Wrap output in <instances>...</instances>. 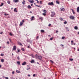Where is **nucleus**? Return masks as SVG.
Listing matches in <instances>:
<instances>
[{"label":"nucleus","instance_id":"obj_1","mask_svg":"<svg viewBox=\"0 0 79 79\" xmlns=\"http://www.w3.org/2000/svg\"><path fill=\"white\" fill-rule=\"evenodd\" d=\"M35 56L37 58H38V59H39L40 60H41V59H42V56H39L37 54H36V55H35Z\"/></svg>","mask_w":79,"mask_h":79},{"label":"nucleus","instance_id":"obj_2","mask_svg":"<svg viewBox=\"0 0 79 79\" xmlns=\"http://www.w3.org/2000/svg\"><path fill=\"white\" fill-rule=\"evenodd\" d=\"M24 22V20H23L22 22H20V24H19V26H22L23 25V23Z\"/></svg>","mask_w":79,"mask_h":79},{"label":"nucleus","instance_id":"obj_3","mask_svg":"<svg viewBox=\"0 0 79 79\" xmlns=\"http://www.w3.org/2000/svg\"><path fill=\"white\" fill-rule=\"evenodd\" d=\"M16 46H14L13 48V50H16Z\"/></svg>","mask_w":79,"mask_h":79},{"label":"nucleus","instance_id":"obj_4","mask_svg":"<svg viewBox=\"0 0 79 79\" xmlns=\"http://www.w3.org/2000/svg\"><path fill=\"white\" fill-rule=\"evenodd\" d=\"M69 18L70 19H74V17L72 16H70L69 17Z\"/></svg>","mask_w":79,"mask_h":79},{"label":"nucleus","instance_id":"obj_5","mask_svg":"<svg viewBox=\"0 0 79 79\" xmlns=\"http://www.w3.org/2000/svg\"><path fill=\"white\" fill-rule=\"evenodd\" d=\"M49 5H53V2H49L48 3Z\"/></svg>","mask_w":79,"mask_h":79},{"label":"nucleus","instance_id":"obj_6","mask_svg":"<svg viewBox=\"0 0 79 79\" xmlns=\"http://www.w3.org/2000/svg\"><path fill=\"white\" fill-rule=\"evenodd\" d=\"M52 15H51V16H52V17H53V16H54L55 15V13L54 12H52Z\"/></svg>","mask_w":79,"mask_h":79},{"label":"nucleus","instance_id":"obj_7","mask_svg":"<svg viewBox=\"0 0 79 79\" xmlns=\"http://www.w3.org/2000/svg\"><path fill=\"white\" fill-rule=\"evenodd\" d=\"M34 16H33L31 17V21H32L34 19Z\"/></svg>","mask_w":79,"mask_h":79},{"label":"nucleus","instance_id":"obj_8","mask_svg":"<svg viewBox=\"0 0 79 79\" xmlns=\"http://www.w3.org/2000/svg\"><path fill=\"white\" fill-rule=\"evenodd\" d=\"M26 64V62H24L22 64V65L24 66V65H25Z\"/></svg>","mask_w":79,"mask_h":79},{"label":"nucleus","instance_id":"obj_9","mask_svg":"<svg viewBox=\"0 0 79 79\" xmlns=\"http://www.w3.org/2000/svg\"><path fill=\"white\" fill-rule=\"evenodd\" d=\"M14 11L15 12H18V11H17V10L16 9V8L14 9Z\"/></svg>","mask_w":79,"mask_h":79},{"label":"nucleus","instance_id":"obj_10","mask_svg":"<svg viewBox=\"0 0 79 79\" xmlns=\"http://www.w3.org/2000/svg\"><path fill=\"white\" fill-rule=\"evenodd\" d=\"M77 11L78 13H79V6L77 8Z\"/></svg>","mask_w":79,"mask_h":79},{"label":"nucleus","instance_id":"obj_11","mask_svg":"<svg viewBox=\"0 0 79 79\" xmlns=\"http://www.w3.org/2000/svg\"><path fill=\"white\" fill-rule=\"evenodd\" d=\"M74 28L75 29L77 30V29H78V28L77 27L75 26L74 27Z\"/></svg>","mask_w":79,"mask_h":79},{"label":"nucleus","instance_id":"obj_12","mask_svg":"<svg viewBox=\"0 0 79 79\" xmlns=\"http://www.w3.org/2000/svg\"><path fill=\"white\" fill-rule=\"evenodd\" d=\"M18 44H19V45H22L21 43L19 42H18Z\"/></svg>","mask_w":79,"mask_h":79},{"label":"nucleus","instance_id":"obj_13","mask_svg":"<svg viewBox=\"0 0 79 79\" xmlns=\"http://www.w3.org/2000/svg\"><path fill=\"white\" fill-rule=\"evenodd\" d=\"M61 11H64V9L63 8H60Z\"/></svg>","mask_w":79,"mask_h":79},{"label":"nucleus","instance_id":"obj_14","mask_svg":"<svg viewBox=\"0 0 79 79\" xmlns=\"http://www.w3.org/2000/svg\"><path fill=\"white\" fill-rule=\"evenodd\" d=\"M16 72L17 73H21V72L17 70H16Z\"/></svg>","mask_w":79,"mask_h":79},{"label":"nucleus","instance_id":"obj_15","mask_svg":"<svg viewBox=\"0 0 79 79\" xmlns=\"http://www.w3.org/2000/svg\"><path fill=\"white\" fill-rule=\"evenodd\" d=\"M17 63L18 65H19V64H20V62H19V61H17Z\"/></svg>","mask_w":79,"mask_h":79},{"label":"nucleus","instance_id":"obj_16","mask_svg":"<svg viewBox=\"0 0 79 79\" xmlns=\"http://www.w3.org/2000/svg\"><path fill=\"white\" fill-rule=\"evenodd\" d=\"M27 8L29 9L31 8V6L29 5L28 6Z\"/></svg>","mask_w":79,"mask_h":79},{"label":"nucleus","instance_id":"obj_17","mask_svg":"<svg viewBox=\"0 0 79 79\" xmlns=\"http://www.w3.org/2000/svg\"><path fill=\"white\" fill-rule=\"evenodd\" d=\"M43 12H44V13H46L47 12V10H44L43 11Z\"/></svg>","mask_w":79,"mask_h":79},{"label":"nucleus","instance_id":"obj_18","mask_svg":"<svg viewBox=\"0 0 79 79\" xmlns=\"http://www.w3.org/2000/svg\"><path fill=\"white\" fill-rule=\"evenodd\" d=\"M29 2L31 3H34V1H33V0H31L30 1H29Z\"/></svg>","mask_w":79,"mask_h":79},{"label":"nucleus","instance_id":"obj_19","mask_svg":"<svg viewBox=\"0 0 79 79\" xmlns=\"http://www.w3.org/2000/svg\"><path fill=\"white\" fill-rule=\"evenodd\" d=\"M31 63H34V60H32L31 61Z\"/></svg>","mask_w":79,"mask_h":79},{"label":"nucleus","instance_id":"obj_20","mask_svg":"<svg viewBox=\"0 0 79 79\" xmlns=\"http://www.w3.org/2000/svg\"><path fill=\"white\" fill-rule=\"evenodd\" d=\"M24 3H25V1L24 0L23 1V2H22V3H23V5H24V4H25Z\"/></svg>","mask_w":79,"mask_h":79},{"label":"nucleus","instance_id":"obj_21","mask_svg":"<svg viewBox=\"0 0 79 79\" xmlns=\"http://www.w3.org/2000/svg\"><path fill=\"white\" fill-rule=\"evenodd\" d=\"M14 1H15V3H16L17 2H19L18 0H15Z\"/></svg>","mask_w":79,"mask_h":79},{"label":"nucleus","instance_id":"obj_22","mask_svg":"<svg viewBox=\"0 0 79 79\" xmlns=\"http://www.w3.org/2000/svg\"><path fill=\"white\" fill-rule=\"evenodd\" d=\"M3 3H1V5H0V6H3Z\"/></svg>","mask_w":79,"mask_h":79},{"label":"nucleus","instance_id":"obj_23","mask_svg":"<svg viewBox=\"0 0 79 79\" xmlns=\"http://www.w3.org/2000/svg\"><path fill=\"white\" fill-rule=\"evenodd\" d=\"M1 60L2 62H4V60H3V59H2Z\"/></svg>","mask_w":79,"mask_h":79},{"label":"nucleus","instance_id":"obj_24","mask_svg":"<svg viewBox=\"0 0 79 79\" xmlns=\"http://www.w3.org/2000/svg\"><path fill=\"white\" fill-rule=\"evenodd\" d=\"M39 19H41V20H43V17H40Z\"/></svg>","mask_w":79,"mask_h":79},{"label":"nucleus","instance_id":"obj_25","mask_svg":"<svg viewBox=\"0 0 79 79\" xmlns=\"http://www.w3.org/2000/svg\"><path fill=\"white\" fill-rule=\"evenodd\" d=\"M56 3H57V4H59L60 3V2H59V1H56Z\"/></svg>","mask_w":79,"mask_h":79},{"label":"nucleus","instance_id":"obj_26","mask_svg":"<svg viewBox=\"0 0 79 79\" xmlns=\"http://www.w3.org/2000/svg\"><path fill=\"white\" fill-rule=\"evenodd\" d=\"M60 21H63V18L61 17L60 18Z\"/></svg>","mask_w":79,"mask_h":79},{"label":"nucleus","instance_id":"obj_27","mask_svg":"<svg viewBox=\"0 0 79 79\" xmlns=\"http://www.w3.org/2000/svg\"><path fill=\"white\" fill-rule=\"evenodd\" d=\"M73 14H75V13L74 12V10L72 9H71Z\"/></svg>","mask_w":79,"mask_h":79},{"label":"nucleus","instance_id":"obj_28","mask_svg":"<svg viewBox=\"0 0 79 79\" xmlns=\"http://www.w3.org/2000/svg\"><path fill=\"white\" fill-rule=\"evenodd\" d=\"M41 32H44V30H41Z\"/></svg>","mask_w":79,"mask_h":79},{"label":"nucleus","instance_id":"obj_29","mask_svg":"<svg viewBox=\"0 0 79 79\" xmlns=\"http://www.w3.org/2000/svg\"><path fill=\"white\" fill-rule=\"evenodd\" d=\"M7 3L8 4H10V1H8Z\"/></svg>","mask_w":79,"mask_h":79},{"label":"nucleus","instance_id":"obj_30","mask_svg":"<svg viewBox=\"0 0 79 79\" xmlns=\"http://www.w3.org/2000/svg\"><path fill=\"white\" fill-rule=\"evenodd\" d=\"M64 38H65V37L64 36H63L62 37V39H64Z\"/></svg>","mask_w":79,"mask_h":79},{"label":"nucleus","instance_id":"obj_31","mask_svg":"<svg viewBox=\"0 0 79 79\" xmlns=\"http://www.w3.org/2000/svg\"><path fill=\"white\" fill-rule=\"evenodd\" d=\"M69 60H70V61H73V59L70 58Z\"/></svg>","mask_w":79,"mask_h":79},{"label":"nucleus","instance_id":"obj_32","mask_svg":"<svg viewBox=\"0 0 79 79\" xmlns=\"http://www.w3.org/2000/svg\"><path fill=\"white\" fill-rule=\"evenodd\" d=\"M30 67L27 68V70H29V69H30Z\"/></svg>","mask_w":79,"mask_h":79},{"label":"nucleus","instance_id":"obj_33","mask_svg":"<svg viewBox=\"0 0 79 79\" xmlns=\"http://www.w3.org/2000/svg\"><path fill=\"white\" fill-rule=\"evenodd\" d=\"M40 5H41V4H42V1H40Z\"/></svg>","mask_w":79,"mask_h":79},{"label":"nucleus","instance_id":"obj_34","mask_svg":"<svg viewBox=\"0 0 79 79\" xmlns=\"http://www.w3.org/2000/svg\"><path fill=\"white\" fill-rule=\"evenodd\" d=\"M21 50H22V51H24V48H22Z\"/></svg>","mask_w":79,"mask_h":79},{"label":"nucleus","instance_id":"obj_35","mask_svg":"<svg viewBox=\"0 0 79 79\" xmlns=\"http://www.w3.org/2000/svg\"><path fill=\"white\" fill-rule=\"evenodd\" d=\"M20 58H19V56H18L17 58V60H19Z\"/></svg>","mask_w":79,"mask_h":79},{"label":"nucleus","instance_id":"obj_36","mask_svg":"<svg viewBox=\"0 0 79 79\" xmlns=\"http://www.w3.org/2000/svg\"><path fill=\"white\" fill-rule=\"evenodd\" d=\"M3 55H4V54H3L1 53V56H3Z\"/></svg>","mask_w":79,"mask_h":79},{"label":"nucleus","instance_id":"obj_37","mask_svg":"<svg viewBox=\"0 0 79 79\" xmlns=\"http://www.w3.org/2000/svg\"><path fill=\"white\" fill-rule=\"evenodd\" d=\"M46 15L45 13H43V15L44 16H45Z\"/></svg>","mask_w":79,"mask_h":79},{"label":"nucleus","instance_id":"obj_38","mask_svg":"<svg viewBox=\"0 0 79 79\" xmlns=\"http://www.w3.org/2000/svg\"><path fill=\"white\" fill-rule=\"evenodd\" d=\"M53 39V37L51 38H50V40H52Z\"/></svg>","mask_w":79,"mask_h":79},{"label":"nucleus","instance_id":"obj_39","mask_svg":"<svg viewBox=\"0 0 79 79\" xmlns=\"http://www.w3.org/2000/svg\"><path fill=\"white\" fill-rule=\"evenodd\" d=\"M36 6H38V7H40V8H41V7L40 6H38V5H36Z\"/></svg>","mask_w":79,"mask_h":79},{"label":"nucleus","instance_id":"obj_40","mask_svg":"<svg viewBox=\"0 0 79 79\" xmlns=\"http://www.w3.org/2000/svg\"><path fill=\"white\" fill-rule=\"evenodd\" d=\"M50 62H51V63H53V62L52 61V60H50Z\"/></svg>","mask_w":79,"mask_h":79},{"label":"nucleus","instance_id":"obj_41","mask_svg":"<svg viewBox=\"0 0 79 79\" xmlns=\"http://www.w3.org/2000/svg\"><path fill=\"white\" fill-rule=\"evenodd\" d=\"M67 23V22H66V21H65L64 22V24H66Z\"/></svg>","mask_w":79,"mask_h":79},{"label":"nucleus","instance_id":"obj_42","mask_svg":"<svg viewBox=\"0 0 79 79\" xmlns=\"http://www.w3.org/2000/svg\"><path fill=\"white\" fill-rule=\"evenodd\" d=\"M10 35L12 36V34L11 33H10Z\"/></svg>","mask_w":79,"mask_h":79},{"label":"nucleus","instance_id":"obj_43","mask_svg":"<svg viewBox=\"0 0 79 79\" xmlns=\"http://www.w3.org/2000/svg\"><path fill=\"white\" fill-rule=\"evenodd\" d=\"M4 15H5V16H6V15H8V14H4Z\"/></svg>","mask_w":79,"mask_h":79},{"label":"nucleus","instance_id":"obj_44","mask_svg":"<svg viewBox=\"0 0 79 79\" xmlns=\"http://www.w3.org/2000/svg\"><path fill=\"white\" fill-rule=\"evenodd\" d=\"M31 56L32 58H34V56H33L32 54H31Z\"/></svg>","mask_w":79,"mask_h":79},{"label":"nucleus","instance_id":"obj_45","mask_svg":"<svg viewBox=\"0 0 79 79\" xmlns=\"http://www.w3.org/2000/svg\"><path fill=\"white\" fill-rule=\"evenodd\" d=\"M17 50H18V52H20L19 49H18Z\"/></svg>","mask_w":79,"mask_h":79},{"label":"nucleus","instance_id":"obj_46","mask_svg":"<svg viewBox=\"0 0 79 79\" xmlns=\"http://www.w3.org/2000/svg\"><path fill=\"white\" fill-rule=\"evenodd\" d=\"M36 1H37V3H39V2L38 1V0H37Z\"/></svg>","mask_w":79,"mask_h":79},{"label":"nucleus","instance_id":"obj_47","mask_svg":"<svg viewBox=\"0 0 79 79\" xmlns=\"http://www.w3.org/2000/svg\"><path fill=\"white\" fill-rule=\"evenodd\" d=\"M35 74H34L33 75V77H35Z\"/></svg>","mask_w":79,"mask_h":79},{"label":"nucleus","instance_id":"obj_48","mask_svg":"<svg viewBox=\"0 0 79 79\" xmlns=\"http://www.w3.org/2000/svg\"><path fill=\"white\" fill-rule=\"evenodd\" d=\"M5 78L6 79H8V77H5Z\"/></svg>","mask_w":79,"mask_h":79},{"label":"nucleus","instance_id":"obj_49","mask_svg":"<svg viewBox=\"0 0 79 79\" xmlns=\"http://www.w3.org/2000/svg\"><path fill=\"white\" fill-rule=\"evenodd\" d=\"M3 32H1V33H0V34H3Z\"/></svg>","mask_w":79,"mask_h":79},{"label":"nucleus","instance_id":"obj_50","mask_svg":"<svg viewBox=\"0 0 79 79\" xmlns=\"http://www.w3.org/2000/svg\"><path fill=\"white\" fill-rule=\"evenodd\" d=\"M28 77H30L31 76V75L28 74Z\"/></svg>","mask_w":79,"mask_h":79},{"label":"nucleus","instance_id":"obj_51","mask_svg":"<svg viewBox=\"0 0 79 79\" xmlns=\"http://www.w3.org/2000/svg\"><path fill=\"white\" fill-rule=\"evenodd\" d=\"M7 44H9V41H7Z\"/></svg>","mask_w":79,"mask_h":79},{"label":"nucleus","instance_id":"obj_52","mask_svg":"<svg viewBox=\"0 0 79 79\" xmlns=\"http://www.w3.org/2000/svg\"><path fill=\"white\" fill-rule=\"evenodd\" d=\"M61 47H63L64 45H63V44H61Z\"/></svg>","mask_w":79,"mask_h":79},{"label":"nucleus","instance_id":"obj_53","mask_svg":"<svg viewBox=\"0 0 79 79\" xmlns=\"http://www.w3.org/2000/svg\"><path fill=\"white\" fill-rule=\"evenodd\" d=\"M51 26V24H49L48 25V26Z\"/></svg>","mask_w":79,"mask_h":79},{"label":"nucleus","instance_id":"obj_54","mask_svg":"<svg viewBox=\"0 0 79 79\" xmlns=\"http://www.w3.org/2000/svg\"><path fill=\"white\" fill-rule=\"evenodd\" d=\"M12 74H14L15 73V72L14 71H13L12 72Z\"/></svg>","mask_w":79,"mask_h":79},{"label":"nucleus","instance_id":"obj_55","mask_svg":"<svg viewBox=\"0 0 79 79\" xmlns=\"http://www.w3.org/2000/svg\"><path fill=\"white\" fill-rule=\"evenodd\" d=\"M38 38H39V36H37L36 38V39H38Z\"/></svg>","mask_w":79,"mask_h":79},{"label":"nucleus","instance_id":"obj_56","mask_svg":"<svg viewBox=\"0 0 79 79\" xmlns=\"http://www.w3.org/2000/svg\"><path fill=\"white\" fill-rule=\"evenodd\" d=\"M11 79H15V78H13V77H12Z\"/></svg>","mask_w":79,"mask_h":79},{"label":"nucleus","instance_id":"obj_57","mask_svg":"<svg viewBox=\"0 0 79 79\" xmlns=\"http://www.w3.org/2000/svg\"><path fill=\"white\" fill-rule=\"evenodd\" d=\"M67 31H69V29H67Z\"/></svg>","mask_w":79,"mask_h":79},{"label":"nucleus","instance_id":"obj_58","mask_svg":"<svg viewBox=\"0 0 79 79\" xmlns=\"http://www.w3.org/2000/svg\"><path fill=\"white\" fill-rule=\"evenodd\" d=\"M10 41V42H11V40L10 39H9Z\"/></svg>","mask_w":79,"mask_h":79},{"label":"nucleus","instance_id":"obj_59","mask_svg":"<svg viewBox=\"0 0 79 79\" xmlns=\"http://www.w3.org/2000/svg\"><path fill=\"white\" fill-rule=\"evenodd\" d=\"M65 28V29H68V27H66Z\"/></svg>","mask_w":79,"mask_h":79},{"label":"nucleus","instance_id":"obj_60","mask_svg":"<svg viewBox=\"0 0 79 79\" xmlns=\"http://www.w3.org/2000/svg\"><path fill=\"white\" fill-rule=\"evenodd\" d=\"M30 13H32V11H30Z\"/></svg>","mask_w":79,"mask_h":79},{"label":"nucleus","instance_id":"obj_61","mask_svg":"<svg viewBox=\"0 0 79 79\" xmlns=\"http://www.w3.org/2000/svg\"><path fill=\"white\" fill-rule=\"evenodd\" d=\"M71 43H73V41H71Z\"/></svg>","mask_w":79,"mask_h":79},{"label":"nucleus","instance_id":"obj_62","mask_svg":"<svg viewBox=\"0 0 79 79\" xmlns=\"http://www.w3.org/2000/svg\"><path fill=\"white\" fill-rule=\"evenodd\" d=\"M56 33H57V32H58V31H56Z\"/></svg>","mask_w":79,"mask_h":79},{"label":"nucleus","instance_id":"obj_63","mask_svg":"<svg viewBox=\"0 0 79 79\" xmlns=\"http://www.w3.org/2000/svg\"><path fill=\"white\" fill-rule=\"evenodd\" d=\"M79 35V32H78L77 33Z\"/></svg>","mask_w":79,"mask_h":79},{"label":"nucleus","instance_id":"obj_64","mask_svg":"<svg viewBox=\"0 0 79 79\" xmlns=\"http://www.w3.org/2000/svg\"><path fill=\"white\" fill-rule=\"evenodd\" d=\"M77 50L78 51H79V48Z\"/></svg>","mask_w":79,"mask_h":79}]
</instances>
